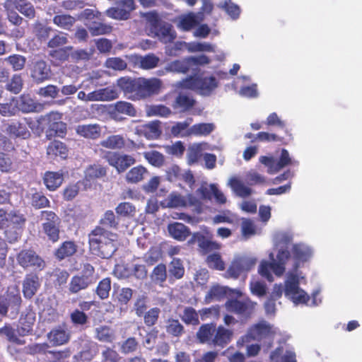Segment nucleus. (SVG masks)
<instances>
[{"mask_svg": "<svg viewBox=\"0 0 362 362\" xmlns=\"http://www.w3.org/2000/svg\"><path fill=\"white\" fill-rule=\"evenodd\" d=\"M206 264L209 268L223 271L225 269V264L218 253H213L207 256Z\"/></svg>", "mask_w": 362, "mask_h": 362, "instance_id": "obj_63", "label": "nucleus"}, {"mask_svg": "<svg viewBox=\"0 0 362 362\" xmlns=\"http://www.w3.org/2000/svg\"><path fill=\"white\" fill-rule=\"evenodd\" d=\"M91 254L103 259L111 257L117 251V235L97 226L88 235Z\"/></svg>", "mask_w": 362, "mask_h": 362, "instance_id": "obj_2", "label": "nucleus"}, {"mask_svg": "<svg viewBox=\"0 0 362 362\" xmlns=\"http://www.w3.org/2000/svg\"><path fill=\"white\" fill-rule=\"evenodd\" d=\"M111 115L112 116L125 115L134 117L137 115V110L132 103L127 101L119 100L114 104Z\"/></svg>", "mask_w": 362, "mask_h": 362, "instance_id": "obj_30", "label": "nucleus"}, {"mask_svg": "<svg viewBox=\"0 0 362 362\" xmlns=\"http://www.w3.org/2000/svg\"><path fill=\"white\" fill-rule=\"evenodd\" d=\"M46 153L51 159H56L57 158L66 159L68 156L69 148L62 141L54 140L48 144Z\"/></svg>", "mask_w": 362, "mask_h": 362, "instance_id": "obj_22", "label": "nucleus"}, {"mask_svg": "<svg viewBox=\"0 0 362 362\" xmlns=\"http://www.w3.org/2000/svg\"><path fill=\"white\" fill-rule=\"evenodd\" d=\"M216 331V325L215 323L203 324L199 327L196 334L197 339L200 343L212 345Z\"/></svg>", "mask_w": 362, "mask_h": 362, "instance_id": "obj_24", "label": "nucleus"}, {"mask_svg": "<svg viewBox=\"0 0 362 362\" xmlns=\"http://www.w3.org/2000/svg\"><path fill=\"white\" fill-rule=\"evenodd\" d=\"M160 313V309L158 307L149 309L144 315V324L149 327L154 326L158 320Z\"/></svg>", "mask_w": 362, "mask_h": 362, "instance_id": "obj_64", "label": "nucleus"}, {"mask_svg": "<svg viewBox=\"0 0 362 362\" xmlns=\"http://www.w3.org/2000/svg\"><path fill=\"white\" fill-rule=\"evenodd\" d=\"M117 93L110 88H100L88 94V101H107L117 98Z\"/></svg>", "mask_w": 362, "mask_h": 362, "instance_id": "obj_33", "label": "nucleus"}, {"mask_svg": "<svg viewBox=\"0 0 362 362\" xmlns=\"http://www.w3.org/2000/svg\"><path fill=\"white\" fill-rule=\"evenodd\" d=\"M203 21L202 17H201L199 21L197 16L191 12L180 17L177 28L185 32L189 31L198 25L199 21Z\"/></svg>", "mask_w": 362, "mask_h": 362, "instance_id": "obj_34", "label": "nucleus"}, {"mask_svg": "<svg viewBox=\"0 0 362 362\" xmlns=\"http://www.w3.org/2000/svg\"><path fill=\"white\" fill-rule=\"evenodd\" d=\"M257 303L249 298L243 300L236 298L229 299L226 303L228 310L240 315L246 319L250 318L254 313Z\"/></svg>", "mask_w": 362, "mask_h": 362, "instance_id": "obj_9", "label": "nucleus"}, {"mask_svg": "<svg viewBox=\"0 0 362 362\" xmlns=\"http://www.w3.org/2000/svg\"><path fill=\"white\" fill-rule=\"evenodd\" d=\"M0 335H5L8 341L18 345H23L25 343L24 339H21L17 337L15 329L10 324H5L3 327L0 328Z\"/></svg>", "mask_w": 362, "mask_h": 362, "instance_id": "obj_55", "label": "nucleus"}, {"mask_svg": "<svg viewBox=\"0 0 362 362\" xmlns=\"http://www.w3.org/2000/svg\"><path fill=\"white\" fill-rule=\"evenodd\" d=\"M117 84L129 99L137 101L148 99L160 93L163 82L156 77H121Z\"/></svg>", "mask_w": 362, "mask_h": 362, "instance_id": "obj_1", "label": "nucleus"}, {"mask_svg": "<svg viewBox=\"0 0 362 362\" xmlns=\"http://www.w3.org/2000/svg\"><path fill=\"white\" fill-rule=\"evenodd\" d=\"M228 185L238 197L245 198L252 194V189L245 185L240 180L235 177H233L229 180Z\"/></svg>", "mask_w": 362, "mask_h": 362, "instance_id": "obj_35", "label": "nucleus"}, {"mask_svg": "<svg viewBox=\"0 0 362 362\" xmlns=\"http://www.w3.org/2000/svg\"><path fill=\"white\" fill-rule=\"evenodd\" d=\"M47 339L53 346H62L69 341L71 334L65 328L57 326L47 334Z\"/></svg>", "mask_w": 362, "mask_h": 362, "instance_id": "obj_20", "label": "nucleus"}, {"mask_svg": "<svg viewBox=\"0 0 362 362\" xmlns=\"http://www.w3.org/2000/svg\"><path fill=\"white\" fill-rule=\"evenodd\" d=\"M95 338L102 342L112 343L114 334L108 326H100L95 329Z\"/></svg>", "mask_w": 362, "mask_h": 362, "instance_id": "obj_60", "label": "nucleus"}, {"mask_svg": "<svg viewBox=\"0 0 362 362\" xmlns=\"http://www.w3.org/2000/svg\"><path fill=\"white\" fill-rule=\"evenodd\" d=\"M72 49L73 47L71 46L55 49L49 51V55L57 64H59L69 59L70 57L69 52Z\"/></svg>", "mask_w": 362, "mask_h": 362, "instance_id": "obj_47", "label": "nucleus"}, {"mask_svg": "<svg viewBox=\"0 0 362 362\" xmlns=\"http://www.w3.org/2000/svg\"><path fill=\"white\" fill-rule=\"evenodd\" d=\"M16 259L18 264L25 269L40 272L45 267V260L33 250H22Z\"/></svg>", "mask_w": 362, "mask_h": 362, "instance_id": "obj_7", "label": "nucleus"}, {"mask_svg": "<svg viewBox=\"0 0 362 362\" xmlns=\"http://www.w3.org/2000/svg\"><path fill=\"white\" fill-rule=\"evenodd\" d=\"M185 274V267L179 258H173L169 264L170 280L180 279Z\"/></svg>", "mask_w": 362, "mask_h": 362, "instance_id": "obj_41", "label": "nucleus"}, {"mask_svg": "<svg viewBox=\"0 0 362 362\" xmlns=\"http://www.w3.org/2000/svg\"><path fill=\"white\" fill-rule=\"evenodd\" d=\"M126 142L123 136L120 134L111 135L100 141L103 147L109 149H122L125 146Z\"/></svg>", "mask_w": 362, "mask_h": 362, "instance_id": "obj_38", "label": "nucleus"}, {"mask_svg": "<svg viewBox=\"0 0 362 362\" xmlns=\"http://www.w3.org/2000/svg\"><path fill=\"white\" fill-rule=\"evenodd\" d=\"M33 120L31 118H22L21 119H12L6 126V134L12 138L28 139L30 132L28 127H31Z\"/></svg>", "mask_w": 362, "mask_h": 362, "instance_id": "obj_10", "label": "nucleus"}, {"mask_svg": "<svg viewBox=\"0 0 362 362\" xmlns=\"http://www.w3.org/2000/svg\"><path fill=\"white\" fill-rule=\"evenodd\" d=\"M76 132L86 139H96L100 136L101 127L98 124H79L76 127Z\"/></svg>", "mask_w": 362, "mask_h": 362, "instance_id": "obj_27", "label": "nucleus"}, {"mask_svg": "<svg viewBox=\"0 0 362 362\" xmlns=\"http://www.w3.org/2000/svg\"><path fill=\"white\" fill-rule=\"evenodd\" d=\"M256 264V259L241 256L234 259L227 270V274L232 278L237 279L242 273L251 270Z\"/></svg>", "mask_w": 362, "mask_h": 362, "instance_id": "obj_13", "label": "nucleus"}, {"mask_svg": "<svg viewBox=\"0 0 362 362\" xmlns=\"http://www.w3.org/2000/svg\"><path fill=\"white\" fill-rule=\"evenodd\" d=\"M233 332L222 325L216 327L212 345L221 349L226 347L232 340Z\"/></svg>", "mask_w": 362, "mask_h": 362, "instance_id": "obj_23", "label": "nucleus"}, {"mask_svg": "<svg viewBox=\"0 0 362 362\" xmlns=\"http://www.w3.org/2000/svg\"><path fill=\"white\" fill-rule=\"evenodd\" d=\"M166 332L173 337H180L185 333V327L177 319L169 318L165 326Z\"/></svg>", "mask_w": 362, "mask_h": 362, "instance_id": "obj_44", "label": "nucleus"}, {"mask_svg": "<svg viewBox=\"0 0 362 362\" xmlns=\"http://www.w3.org/2000/svg\"><path fill=\"white\" fill-rule=\"evenodd\" d=\"M43 183L49 191H55L63 183L64 175L62 172L46 171L42 177Z\"/></svg>", "mask_w": 362, "mask_h": 362, "instance_id": "obj_26", "label": "nucleus"}, {"mask_svg": "<svg viewBox=\"0 0 362 362\" xmlns=\"http://www.w3.org/2000/svg\"><path fill=\"white\" fill-rule=\"evenodd\" d=\"M78 250V246L74 241L66 240L63 242L54 252V257L58 260L73 256Z\"/></svg>", "mask_w": 362, "mask_h": 362, "instance_id": "obj_29", "label": "nucleus"}, {"mask_svg": "<svg viewBox=\"0 0 362 362\" xmlns=\"http://www.w3.org/2000/svg\"><path fill=\"white\" fill-rule=\"evenodd\" d=\"M99 223L100 226L107 228H117L119 222L112 210H107L105 212L103 216L100 218Z\"/></svg>", "mask_w": 362, "mask_h": 362, "instance_id": "obj_58", "label": "nucleus"}, {"mask_svg": "<svg viewBox=\"0 0 362 362\" xmlns=\"http://www.w3.org/2000/svg\"><path fill=\"white\" fill-rule=\"evenodd\" d=\"M145 159L155 167H160L164 164V156L157 151H151L144 153Z\"/></svg>", "mask_w": 362, "mask_h": 362, "instance_id": "obj_61", "label": "nucleus"}, {"mask_svg": "<svg viewBox=\"0 0 362 362\" xmlns=\"http://www.w3.org/2000/svg\"><path fill=\"white\" fill-rule=\"evenodd\" d=\"M286 135L281 136L278 135L276 134L268 133L265 132H259L256 135V139H258L260 141H274V142H279L282 144H286L287 143V140L288 139Z\"/></svg>", "mask_w": 362, "mask_h": 362, "instance_id": "obj_57", "label": "nucleus"}, {"mask_svg": "<svg viewBox=\"0 0 362 362\" xmlns=\"http://www.w3.org/2000/svg\"><path fill=\"white\" fill-rule=\"evenodd\" d=\"M188 243H197L198 247L204 253L218 250L220 247L218 243L212 240L211 234L207 233L206 235H204L201 232H195L192 233Z\"/></svg>", "mask_w": 362, "mask_h": 362, "instance_id": "obj_16", "label": "nucleus"}, {"mask_svg": "<svg viewBox=\"0 0 362 362\" xmlns=\"http://www.w3.org/2000/svg\"><path fill=\"white\" fill-rule=\"evenodd\" d=\"M168 231L173 238L178 241H185L191 235L189 227L180 222L168 224Z\"/></svg>", "mask_w": 362, "mask_h": 362, "instance_id": "obj_25", "label": "nucleus"}, {"mask_svg": "<svg viewBox=\"0 0 362 362\" xmlns=\"http://www.w3.org/2000/svg\"><path fill=\"white\" fill-rule=\"evenodd\" d=\"M86 177L88 180L101 178L107 175V168L98 163L90 165L85 171Z\"/></svg>", "mask_w": 362, "mask_h": 362, "instance_id": "obj_45", "label": "nucleus"}, {"mask_svg": "<svg viewBox=\"0 0 362 362\" xmlns=\"http://www.w3.org/2000/svg\"><path fill=\"white\" fill-rule=\"evenodd\" d=\"M35 322V314H28L26 317L20 319V327H18V333L20 336L24 337L33 332V325Z\"/></svg>", "mask_w": 362, "mask_h": 362, "instance_id": "obj_49", "label": "nucleus"}, {"mask_svg": "<svg viewBox=\"0 0 362 362\" xmlns=\"http://www.w3.org/2000/svg\"><path fill=\"white\" fill-rule=\"evenodd\" d=\"M40 281L37 274L29 273L25 276L23 281V294L27 299H31L40 287Z\"/></svg>", "mask_w": 362, "mask_h": 362, "instance_id": "obj_19", "label": "nucleus"}, {"mask_svg": "<svg viewBox=\"0 0 362 362\" xmlns=\"http://www.w3.org/2000/svg\"><path fill=\"white\" fill-rule=\"evenodd\" d=\"M171 113V110L163 104L149 105L146 107V114L148 117H168Z\"/></svg>", "mask_w": 362, "mask_h": 362, "instance_id": "obj_39", "label": "nucleus"}, {"mask_svg": "<svg viewBox=\"0 0 362 362\" xmlns=\"http://www.w3.org/2000/svg\"><path fill=\"white\" fill-rule=\"evenodd\" d=\"M33 30L37 40L42 42L48 40L52 29L51 27L43 25L40 21H36L33 24Z\"/></svg>", "mask_w": 362, "mask_h": 362, "instance_id": "obj_52", "label": "nucleus"}, {"mask_svg": "<svg viewBox=\"0 0 362 362\" xmlns=\"http://www.w3.org/2000/svg\"><path fill=\"white\" fill-rule=\"evenodd\" d=\"M292 254L296 261L295 268L299 267V263L307 262L312 255V250L303 244H295L292 247Z\"/></svg>", "mask_w": 362, "mask_h": 362, "instance_id": "obj_31", "label": "nucleus"}, {"mask_svg": "<svg viewBox=\"0 0 362 362\" xmlns=\"http://www.w3.org/2000/svg\"><path fill=\"white\" fill-rule=\"evenodd\" d=\"M41 219L44 220L42 228L49 240L56 243L59 240L61 220L52 211H41Z\"/></svg>", "mask_w": 362, "mask_h": 362, "instance_id": "obj_5", "label": "nucleus"}, {"mask_svg": "<svg viewBox=\"0 0 362 362\" xmlns=\"http://www.w3.org/2000/svg\"><path fill=\"white\" fill-rule=\"evenodd\" d=\"M202 156V147L199 144H194L187 148V160L189 165L197 163Z\"/></svg>", "mask_w": 362, "mask_h": 362, "instance_id": "obj_56", "label": "nucleus"}, {"mask_svg": "<svg viewBox=\"0 0 362 362\" xmlns=\"http://www.w3.org/2000/svg\"><path fill=\"white\" fill-rule=\"evenodd\" d=\"M151 277L154 284L162 286L167 279L166 266L162 263L156 266L152 271Z\"/></svg>", "mask_w": 362, "mask_h": 362, "instance_id": "obj_50", "label": "nucleus"}, {"mask_svg": "<svg viewBox=\"0 0 362 362\" xmlns=\"http://www.w3.org/2000/svg\"><path fill=\"white\" fill-rule=\"evenodd\" d=\"M148 173L147 169L142 165H137L129 170L126 174L125 179L128 183H137L142 181Z\"/></svg>", "mask_w": 362, "mask_h": 362, "instance_id": "obj_40", "label": "nucleus"}, {"mask_svg": "<svg viewBox=\"0 0 362 362\" xmlns=\"http://www.w3.org/2000/svg\"><path fill=\"white\" fill-rule=\"evenodd\" d=\"M186 86L199 90L202 95H208L218 86V82L214 76H190L186 79Z\"/></svg>", "mask_w": 362, "mask_h": 362, "instance_id": "obj_11", "label": "nucleus"}, {"mask_svg": "<svg viewBox=\"0 0 362 362\" xmlns=\"http://www.w3.org/2000/svg\"><path fill=\"white\" fill-rule=\"evenodd\" d=\"M16 108L23 113L36 112L42 109V105L36 102L29 95L23 94L16 103Z\"/></svg>", "mask_w": 362, "mask_h": 362, "instance_id": "obj_21", "label": "nucleus"}, {"mask_svg": "<svg viewBox=\"0 0 362 362\" xmlns=\"http://www.w3.org/2000/svg\"><path fill=\"white\" fill-rule=\"evenodd\" d=\"M90 286L88 282L79 276V275H74L71 277L69 284V291L70 293H78L82 290H85Z\"/></svg>", "mask_w": 362, "mask_h": 362, "instance_id": "obj_51", "label": "nucleus"}, {"mask_svg": "<svg viewBox=\"0 0 362 362\" xmlns=\"http://www.w3.org/2000/svg\"><path fill=\"white\" fill-rule=\"evenodd\" d=\"M256 264V259L241 256L234 259L227 270V274L232 278L237 279L242 273L251 270Z\"/></svg>", "mask_w": 362, "mask_h": 362, "instance_id": "obj_14", "label": "nucleus"}, {"mask_svg": "<svg viewBox=\"0 0 362 362\" xmlns=\"http://www.w3.org/2000/svg\"><path fill=\"white\" fill-rule=\"evenodd\" d=\"M129 60L134 67L144 70L153 69L157 67L160 62L159 57L154 54H148L144 56L134 54L129 57Z\"/></svg>", "mask_w": 362, "mask_h": 362, "instance_id": "obj_17", "label": "nucleus"}, {"mask_svg": "<svg viewBox=\"0 0 362 362\" xmlns=\"http://www.w3.org/2000/svg\"><path fill=\"white\" fill-rule=\"evenodd\" d=\"M52 71L45 61L40 59L35 62L31 68V77L37 83H42L51 78Z\"/></svg>", "mask_w": 362, "mask_h": 362, "instance_id": "obj_18", "label": "nucleus"}, {"mask_svg": "<svg viewBox=\"0 0 362 362\" xmlns=\"http://www.w3.org/2000/svg\"><path fill=\"white\" fill-rule=\"evenodd\" d=\"M196 104V100L187 94L179 93L176 97L173 107L175 109L179 108L181 112H185L191 110Z\"/></svg>", "mask_w": 362, "mask_h": 362, "instance_id": "obj_36", "label": "nucleus"}, {"mask_svg": "<svg viewBox=\"0 0 362 362\" xmlns=\"http://www.w3.org/2000/svg\"><path fill=\"white\" fill-rule=\"evenodd\" d=\"M88 29L92 36L110 34L112 31V26L101 22H92L88 25Z\"/></svg>", "mask_w": 362, "mask_h": 362, "instance_id": "obj_48", "label": "nucleus"}, {"mask_svg": "<svg viewBox=\"0 0 362 362\" xmlns=\"http://www.w3.org/2000/svg\"><path fill=\"white\" fill-rule=\"evenodd\" d=\"M62 114L57 112H51L44 116H41L40 120L46 122L48 126L47 137L59 136L64 138L66 134V124L62 121Z\"/></svg>", "mask_w": 362, "mask_h": 362, "instance_id": "obj_6", "label": "nucleus"}, {"mask_svg": "<svg viewBox=\"0 0 362 362\" xmlns=\"http://www.w3.org/2000/svg\"><path fill=\"white\" fill-rule=\"evenodd\" d=\"M52 21L56 25L67 30H71L76 21L74 16L69 14L55 15Z\"/></svg>", "mask_w": 362, "mask_h": 362, "instance_id": "obj_43", "label": "nucleus"}, {"mask_svg": "<svg viewBox=\"0 0 362 362\" xmlns=\"http://www.w3.org/2000/svg\"><path fill=\"white\" fill-rule=\"evenodd\" d=\"M300 282L296 274H291L284 283V295L295 305L307 304L310 300L308 293L299 286Z\"/></svg>", "mask_w": 362, "mask_h": 362, "instance_id": "obj_4", "label": "nucleus"}, {"mask_svg": "<svg viewBox=\"0 0 362 362\" xmlns=\"http://www.w3.org/2000/svg\"><path fill=\"white\" fill-rule=\"evenodd\" d=\"M137 131L143 134L147 139H158L162 133L160 122L155 120L141 124L137 127Z\"/></svg>", "mask_w": 362, "mask_h": 362, "instance_id": "obj_28", "label": "nucleus"}, {"mask_svg": "<svg viewBox=\"0 0 362 362\" xmlns=\"http://www.w3.org/2000/svg\"><path fill=\"white\" fill-rule=\"evenodd\" d=\"M69 273L66 269L55 268L50 273V276L53 277V284L55 288H61L64 286L69 278Z\"/></svg>", "mask_w": 362, "mask_h": 362, "instance_id": "obj_42", "label": "nucleus"}, {"mask_svg": "<svg viewBox=\"0 0 362 362\" xmlns=\"http://www.w3.org/2000/svg\"><path fill=\"white\" fill-rule=\"evenodd\" d=\"M4 296L5 299H6L8 308H10L11 310V313L17 315L19 313L22 303V298L18 289L13 288L12 290H8L7 291L6 296Z\"/></svg>", "mask_w": 362, "mask_h": 362, "instance_id": "obj_32", "label": "nucleus"}, {"mask_svg": "<svg viewBox=\"0 0 362 362\" xmlns=\"http://www.w3.org/2000/svg\"><path fill=\"white\" fill-rule=\"evenodd\" d=\"M214 130V125L209 123H199L194 124L191 129L190 132H188L187 134H194L197 136H207Z\"/></svg>", "mask_w": 362, "mask_h": 362, "instance_id": "obj_62", "label": "nucleus"}, {"mask_svg": "<svg viewBox=\"0 0 362 362\" xmlns=\"http://www.w3.org/2000/svg\"><path fill=\"white\" fill-rule=\"evenodd\" d=\"M249 329L257 341H261L262 339L266 338L272 332L271 326L265 321H262L252 325Z\"/></svg>", "mask_w": 362, "mask_h": 362, "instance_id": "obj_37", "label": "nucleus"}, {"mask_svg": "<svg viewBox=\"0 0 362 362\" xmlns=\"http://www.w3.org/2000/svg\"><path fill=\"white\" fill-rule=\"evenodd\" d=\"M4 61L11 66L13 71H18L24 69L26 58L18 54H13L5 58Z\"/></svg>", "mask_w": 362, "mask_h": 362, "instance_id": "obj_53", "label": "nucleus"}, {"mask_svg": "<svg viewBox=\"0 0 362 362\" xmlns=\"http://www.w3.org/2000/svg\"><path fill=\"white\" fill-rule=\"evenodd\" d=\"M260 162L268 168L267 172L269 174H275L286 166L292 164L291 158L288 151L283 148L278 160L273 157L262 156Z\"/></svg>", "mask_w": 362, "mask_h": 362, "instance_id": "obj_12", "label": "nucleus"}, {"mask_svg": "<svg viewBox=\"0 0 362 362\" xmlns=\"http://www.w3.org/2000/svg\"><path fill=\"white\" fill-rule=\"evenodd\" d=\"M103 158L119 173H124L136 162L135 158L130 155L110 151H105Z\"/></svg>", "mask_w": 362, "mask_h": 362, "instance_id": "obj_8", "label": "nucleus"}, {"mask_svg": "<svg viewBox=\"0 0 362 362\" xmlns=\"http://www.w3.org/2000/svg\"><path fill=\"white\" fill-rule=\"evenodd\" d=\"M4 7L6 11L16 8L30 20L34 19L36 16L34 6L28 0H5Z\"/></svg>", "mask_w": 362, "mask_h": 362, "instance_id": "obj_15", "label": "nucleus"}, {"mask_svg": "<svg viewBox=\"0 0 362 362\" xmlns=\"http://www.w3.org/2000/svg\"><path fill=\"white\" fill-rule=\"evenodd\" d=\"M160 204L163 208H175L184 206L186 202L180 194L171 193L167 198L160 201Z\"/></svg>", "mask_w": 362, "mask_h": 362, "instance_id": "obj_46", "label": "nucleus"}, {"mask_svg": "<svg viewBox=\"0 0 362 362\" xmlns=\"http://www.w3.org/2000/svg\"><path fill=\"white\" fill-rule=\"evenodd\" d=\"M146 18L149 23L151 29L160 42L167 44L174 41L177 35L171 24L163 21L156 11L146 14Z\"/></svg>", "mask_w": 362, "mask_h": 362, "instance_id": "obj_3", "label": "nucleus"}, {"mask_svg": "<svg viewBox=\"0 0 362 362\" xmlns=\"http://www.w3.org/2000/svg\"><path fill=\"white\" fill-rule=\"evenodd\" d=\"M111 290V279L106 277L100 280L95 288V293L100 300L107 299Z\"/></svg>", "mask_w": 362, "mask_h": 362, "instance_id": "obj_54", "label": "nucleus"}, {"mask_svg": "<svg viewBox=\"0 0 362 362\" xmlns=\"http://www.w3.org/2000/svg\"><path fill=\"white\" fill-rule=\"evenodd\" d=\"M181 320L186 325H198L199 324V315L192 307H186L184 309Z\"/></svg>", "mask_w": 362, "mask_h": 362, "instance_id": "obj_59", "label": "nucleus"}]
</instances>
